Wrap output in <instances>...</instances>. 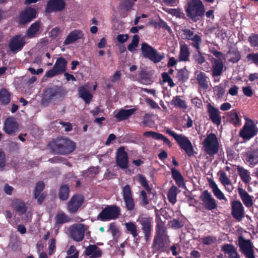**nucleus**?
<instances>
[{
    "label": "nucleus",
    "mask_w": 258,
    "mask_h": 258,
    "mask_svg": "<svg viewBox=\"0 0 258 258\" xmlns=\"http://www.w3.org/2000/svg\"><path fill=\"white\" fill-rule=\"evenodd\" d=\"M231 215L236 221L240 222L245 217L244 207L238 200L231 202Z\"/></svg>",
    "instance_id": "obj_12"
},
{
    "label": "nucleus",
    "mask_w": 258,
    "mask_h": 258,
    "mask_svg": "<svg viewBox=\"0 0 258 258\" xmlns=\"http://www.w3.org/2000/svg\"><path fill=\"white\" fill-rule=\"evenodd\" d=\"M85 254L90 258H99L102 255V251L96 244H89L85 249Z\"/></svg>",
    "instance_id": "obj_29"
},
{
    "label": "nucleus",
    "mask_w": 258,
    "mask_h": 258,
    "mask_svg": "<svg viewBox=\"0 0 258 258\" xmlns=\"http://www.w3.org/2000/svg\"><path fill=\"white\" fill-rule=\"evenodd\" d=\"M207 109L210 119L216 125L220 124L221 123V117L220 115V112L218 108L213 106L211 104L208 103Z\"/></svg>",
    "instance_id": "obj_26"
},
{
    "label": "nucleus",
    "mask_w": 258,
    "mask_h": 258,
    "mask_svg": "<svg viewBox=\"0 0 258 258\" xmlns=\"http://www.w3.org/2000/svg\"><path fill=\"white\" fill-rule=\"evenodd\" d=\"M66 3L64 0H49L46 7V12H61L65 9Z\"/></svg>",
    "instance_id": "obj_21"
},
{
    "label": "nucleus",
    "mask_w": 258,
    "mask_h": 258,
    "mask_svg": "<svg viewBox=\"0 0 258 258\" xmlns=\"http://www.w3.org/2000/svg\"><path fill=\"white\" fill-rule=\"evenodd\" d=\"M171 226L175 229H179L183 226V223L181 220L174 219L170 221Z\"/></svg>",
    "instance_id": "obj_60"
},
{
    "label": "nucleus",
    "mask_w": 258,
    "mask_h": 258,
    "mask_svg": "<svg viewBox=\"0 0 258 258\" xmlns=\"http://www.w3.org/2000/svg\"><path fill=\"white\" fill-rule=\"evenodd\" d=\"M79 94L86 104H89L93 98L90 92L83 86L79 88Z\"/></svg>",
    "instance_id": "obj_39"
},
{
    "label": "nucleus",
    "mask_w": 258,
    "mask_h": 258,
    "mask_svg": "<svg viewBox=\"0 0 258 258\" xmlns=\"http://www.w3.org/2000/svg\"><path fill=\"white\" fill-rule=\"evenodd\" d=\"M122 197L126 209L133 210L135 208V202L132 197V188L129 184L122 188Z\"/></svg>",
    "instance_id": "obj_20"
},
{
    "label": "nucleus",
    "mask_w": 258,
    "mask_h": 258,
    "mask_svg": "<svg viewBox=\"0 0 258 258\" xmlns=\"http://www.w3.org/2000/svg\"><path fill=\"white\" fill-rule=\"evenodd\" d=\"M246 59L248 62L258 66V52L248 53L246 56Z\"/></svg>",
    "instance_id": "obj_54"
},
{
    "label": "nucleus",
    "mask_w": 258,
    "mask_h": 258,
    "mask_svg": "<svg viewBox=\"0 0 258 258\" xmlns=\"http://www.w3.org/2000/svg\"><path fill=\"white\" fill-rule=\"evenodd\" d=\"M238 192L241 200L246 207L249 208L252 206L253 204L252 197L248 195L245 189L239 187Z\"/></svg>",
    "instance_id": "obj_30"
},
{
    "label": "nucleus",
    "mask_w": 258,
    "mask_h": 258,
    "mask_svg": "<svg viewBox=\"0 0 258 258\" xmlns=\"http://www.w3.org/2000/svg\"><path fill=\"white\" fill-rule=\"evenodd\" d=\"M143 136L146 138H152L154 139L163 140L164 144H166L169 147H171L172 144L169 140L160 133L152 131L144 133Z\"/></svg>",
    "instance_id": "obj_33"
},
{
    "label": "nucleus",
    "mask_w": 258,
    "mask_h": 258,
    "mask_svg": "<svg viewBox=\"0 0 258 258\" xmlns=\"http://www.w3.org/2000/svg\"><path fill=\"white\" fill-rule=\"evenodd\" d=\"M37 12L33 7H27L22 11L18 16V22L20 25H26L36 17Z\"/></svg>",
    "instance_id": "obj_16"
},
{
    "label": "nucleus",
    "mask_w": 258,
    "mask_h": 258,
    "mask_svg": "<svg viewBox=\"0 0 258 258\" xmlns=\"http://www.w3.org/2000/svg\"><path fill=\"white\" fill-rule=\"evenodd\" d=\"M85 230L83 224L73 225L70 228V236L76 241H81L84 239Z\"/></svg>",
    "instance_id": "obj_18"
},
{
    "label": "nucleus",
    "mask_w": 258,
    "mask_h": 258,
    "mask_svg": "<svg viewBox=\"0 0 258 258\" xmlns=\"http://www.w3.org/2000/svg\"><path fill=\"white\" fill-rule=\"evenodd\" d=\"M126 230L132 235L134 238H136L139 235V230L135 222H129L125 223Z\"/></svg>",
    "instance_id": "obj_44"
},
{
    "label": "nucleus",
    "mask_w": 258,
    "mask_h": 258,
    "mask_svg": "<svg viewBox=\"0 0 258 258\" xmlns=\"http://www.w3.org/2000/svg\"><path fill=\"white\" fill-rule=\"evenodd\" d=\"M67 64V62L64 57H58L53 68L46 72L45 76L50 78L64 73L66 71Z\"/></svg>",
    "instance_id": "obj_11"
},
{
    "label": "nucleus",
    "mask_w": 258,
    "mask_h": 258,
    "mask_svg": "<svg viewBox=\"0 0 258 258\" xmlns=\"http://www.w3.org/2000/svg\"><path fill=\"white\" fill-rule=\"evenodd\" d=\"M229 121L234 126H236L240 124V119L238 114L235 110H232L228 113Z\"/></svg>",
    "instance_id": "obj_48"
},
{
    "label": "nucleus",
    "mask_w": 258,
    "mask_h": 258,
    "mask_svg": "<svg viewBox=\"0 0 258 258\" xmlns=\"http://www.w3.org/2000/svg\"><path fill=\"white\" fill-rule=\"evenodd\" d=\"M216 238L212 236H208L202 238V242L205 245H211L215 243Z\"/></svg>",
    "instance_id": "obj_59"
},
{
    "label": "nucleus",
    "mask_w": 258,
    "mask_h": 258,
    "mask_svg": "<svg viewBox=\"0 0 258 258\" xmlns=\"http://www.w3.org/2000/svg\"><path fill=\"white\" fill-rule=\"evenodd\" d=\"M70 187L67 184H62L59 188L58 192L59 199L62 201H66L69 196Z\"/></svg>",
    "instance_id": "obj_42"
},
{
    "label": "nucleus",
    "mask_w": 258,
    "mask_h": 258,
    "mask_svg": "<svg viewBox=\"0 0 258 258\" xmlns=\"http://www.w3.org/2000/svg\"><path fill=\"white\" fill-rule=\"evenodd\" d=\"M237 170L241 180L246 183H248L250 179L249 171L239 166L237 167Z\"/></svg>",
    "instance_id": "obj_47"
},
{
    "label": "nucleus",
    "mask_w": 258,
    "mask_h": 258,
    "mask_svg": "<svg viewBox=\"0 0 258 258\" xmlns=\"http://www.w3.org/2000/svg\"><path fill=\"white\" fill-rule=\"evenodd\" d=\"M54 220L55 225L60 226L64 223L70 222L71 220V218L61 212L56 214L54 217Z\"/></svg>",
    "instance_id": "obj_41"
},
{
    "label": "nucleus",
    "mask_w": 258,
    "mask_h": 258,
    "mask_svg": "<svg viewBox=\"0 0 258 258\" xmlns=\"http://www.w3.org/2000/svg\"><path fill=\"white\" fill-rule=\"evenodd\" d=\"M140 82L142 84L149 85L151 83L149 74L146 69L142 70L139 74Z\"/></svg>",
    "instance_id": "obj_49"
},
{
    "label": "nucleus",
    "mask_w": 258,
    "mask_h": 258,
    "mask_svg": "<svg viewBox=\"0 0 258 258\" xmlns=\"http://www.w3.org/2000/svg\"><path fill=\"white\" fill-rule=\"evenodd\" d=\"M177 187L175 185H172L168 191V200L169 202L172 204H174L177 202Z\"/></svg>",
    "instance_id": "obj_43"
},
{
    "label": "nucleus",
    "mask_w": 258,
    "mask_h": 258,
    "mask_svg": "<svg viewBox=\"0 0 258 258\" xmlns=\"http://www.w3.org/2000/svg\"><path fill=\"white\" fill-rule=\"evenodd\" d=\"M83 34L82 31L80 30H75L71 32L67 36L63 41V44L66 45H70L75 41L82 38Z\"/></svg>",
    "instance_id": "obj_31"
},
{
    "label": "nucleus",
    "mask_w": 258,
    "mask_h": 258,
    "mask_svg": "<svg viewBox=\"0 0 258 258\" xmlns=\"http://www.w3.org/2000/svg\"><path fill=\"white\" fill-rule=\"evenodd\" d=\"M0 101L4 105L9 104L11 101V94L6 88H2L0 91Z\"/></svg>",
    "instance_id": "obj_45"
},
{
    "label": "nucleus",
    "mask_w": 258,
    "mask_h": 258,
    "mask_svg": "<svg viewBox=\"0 0 258 258\" xmlns=\"http://www.w3.org/2000/svg\"><path fill=\"white\" fill-rule=\"evenodd\" d=\"M209 185L210 187L212 188L214 195L217 199L219 200H226V199L224 195L223 194L222 191L218 188V187L217 186V184L215 183L214 180H211L209 181Z\"/></svg>",
    "instance_id": "obj_40"
},
{
    "label": "nucleus",
    "mask_w": 258,
    "mask_h": 258,
    "mask_svg": "<svg viewBox=\"0 0 258 258\" xmlns=\"http://www.w3.org/2000/svg\"><path fill=\"white\" fill-rule=\"evenodd\" d=\"M200 200L202 202V205L206 210L213 211L218 207L216 201L208 190H205L201 194Z\"/></svg>",
    "instance_id": "obj_13"
},
{
    "label": "nucleus",
    "mask_w": 258,
    "mask_h": 258,
    "mask_svg": "<svg viewBox=\"0 0 258 258\" xmlns=\"http://www.w3.org/2000/svg\"><path fill=\"white\" fill-rule=\"evenodd\" d=\"M214 93L217 99H222L225 93V86L222 84L215 86L214 88Z\"/></svg>",
    "instance_id": "obj_52"
},
{
    "label": "nucleus",
    "mask_w": 258,
    "mask_h": 258,
    "mask_svg": "<svg viewBox=\"0 0 258 258\" xmlns=\"http://www.w3.org/2000/svg\"><path fill=\"white\" fill-rule=\"evenodd\" d=\"M115 164L120 169H127L128 167V156L123 147L119 148L115 155Z\"/></svg>",
    "instance_id": "obj_15"
},
{
    "label": "nucleus",
    "mask_w": 258,
    "mask_h": 258,
    "mask_svg": "<svg viewBox=\"0 0 258 258\" xmlns=\"http://www.w3.org/2000/svg\"><path fill=\"white\" fill-rule=\"evenodd\" d=\"M212 64L211 74L212 76L215 79L221 76L224 69V63L222 60L215 59L214 57L210 59Z\"/></svg>",
    "instance_id": "obj_23"
},
{
    "label": "nucleus",
    "mask_w": 258,
    "mask_h": 258,
    "mask_svg": "<svg viewBox=\"0 0 258 258\" xmlns=\"http://www.w3.org/2000/svg\"><path fill=\"white\" fill-rule=\"evenodd\" d=\"M141 50L144 57L149 59L154 63L161 62L165 57L164 53L159 52L157 49L146 42L141 44Z\"/></svg>",
    "instance_id": "obj_5"
},
{
    "label": "nucleus",
    "mask_w": 258,
    "mask_h": 258,
    "mask_svg": "<svg viewBox=\"0 0 258 258\" xmlns=\"http://www.w3.org/2000/svg\"><path fill=\"white\" fill-rule=\"evenodd\" d=\"M12 206L17 212L20 215L25 214L27 211V207L25 202L22 200L15 199L12 202Z\"/></svg>",
    "instance_id": "obj_34"
},
{
    "label": "nucleus",
    "mask_w": 258,
    "mask_h": 258,
    "mask_svg": "<svg viewBox=\"0 0 258 258\" xmlns=\"http://www.w3.org/2000/svg\"><path fill=\"white\" fill-rule=\"evenodd\" d=\"M139 182L148 192H150L151 188L149 185L147 178L142 174H140L138 179Z\"/></svg>",
    "instance_id": "obj_58"
},
{
    "label": "nucleus",
    "mask_w": 258,
    "mask_h": 258,
    "mask_svg": "<svg viewBox=\"0 0 258 258\" xmlns=\"http://www.w3.org/2000/svg\"><path fill=\"white\" fill-rule=\"evenodd\" d=\"M26 43V36L19 34L14 35L10 39L9 47L12 52L18 51L22 49Z\"/></svg>",
    "instance_id": "obj_14"
},
{
    "label": "nucleus",
    "mask_w": 258,
    "mask_h": 258,
    "mask_svg": "<svg viewBox=\"0 0 258 258\" xmlns=\"http://www.w3.org/2000/svg\"><path fill=\"white\" fill-rule=\"evenodd\" d=\"M205 152L210 156H213L218 153L219 142L214 133L209 134L203 141Z\"/></svg>",
    "instance_id": "obj_10"
},
{
    "label": "nucleus",
    "mask_w": 258,
    "mask_h": 258,
    "mask_svg": "<svg viewBox=\"0 0 258 258\" xmlns=\"http://www.w3.org/2000/svg\"><path fill=\"white\" fill-rule=\"evenodd\" d=\"M227 54L230 56L228 61L233 63L238 62L241 57L240 52L237 48H231L228 51Z\"/></svg>",
    "instance_id": "obj_37"
},
{
    "label": "nucleus",
    "mask_w": 258,
    "mask_h": 258,
    "mask_svg": "<svg viewBox=\"0 0 258 258\" xmlns=\"http://www.w3.org/2000/svg\"><path fill=\"white\" fill-rule=\"evenodd\" d=\"M197 82L199 87L204 90H207L209 87L210 79L207 74L202 71H197L196 72Z\"/></svg>",
    "instance_id": "obj_25"
},
{
    "label": "nucleus",
    "mask_w": 258,
    "mask_h": 258,
    "mask_svg": "<svg viewBox=\"0 0 258 258\" xmlns=\"http://www.w3.org/2000/svg\"><path fill=\"white\" fill-rule=\"evenodd\" d=\"M176 78L178 80L179 82L183 83L186 82L189 79V72L187 70L186 67L177 70Z\"/></svg>",
    "instance_id": "obj_38"
},
{
    "label": "nucleus",
    "mask_w": 258,
    "mask_h": 258,
    "mask_svg": "<svg viewBox=\"0 0 258 258\" xmlns=\"http://www.w3.org/2000/svg\"><path fill=\"white\" fill-rule=\"evenodd\" d=\"M51 151L56 154H69L76 149L75 143L72 141L63 138H57L48 144Z\"/></svg>",
    "instance_id": "obj_1"
},
{
    "label": "nucleus",
    "mask_w": 258,
    "mask_h": 258,
    "mask_svg": "<svg viewBox=\"0 0 258 258\" xmlns=\"http://www.w3.org/2000/svg\"><path fill=\"white\" fill-rule=\"evenodd\" d=\"M246 160L250 165H255L258 162V150L248 152L246 155Z\"/></svg>",
    "instance_id": "obj_46"
},
{
    "label": "nucleus",
    "mask_w": 258,
    "mask_h": 258,
    "mask_svg": "<svg viewBox=\"0 0 258 258\" xmlns=\"http://www.w3.org/2000/svg\"><path fill=\"white\" fill-rule=\"evenodd\" d=\"M221 250L224 253L227 258H240L237 248L231 243L224 244L221 247Z\"/></svg>",
    "instance_id": "obj_24"
},
{
    "label": "nucleus",
    "mask_w": 258,
    "mask_h": 258,
    "mask_svg": "<svg viewBox=\"0 0 258 258\" xmlns=\"http://www.w3.org/2000/svg\"><path fill=\"white\" fill-rule=\"evenodd\" d=\"M245 119L246 122L240 130L239 136L244 140L248 141L257 135L258 128L253 120L248 118H246Z\"/></svg>",
    "instance_id": "obj_6"
},
{
    "label": "nucleus",
    "mask_w": 258,
    "mask_h": 258,
    "mask_svg": "<svg viewBox=\"0 0 258 258\" xmlns=\"http://www.w3.org/2000/svg\"><path fill=\"white\" fill-rule=\"evenodd\" d=\"M120 215L119 207L116 205H108L100 212L97 216V219L101 221H106L117 219Z\"/></svg>",
    "instance_id": "obj_8"
},
{
    "label": "nucleus",
    "mask_w": 258,
    "mask_h": 258,
    "mask_svg": "<svg viewBox=\"0 0 258 258\" xmlns=\"http://www.w3.org/2000/svg\"><path fill=\"white\" fill-rule=\"evenodd\" d=\"M140 198L141 199V204L142 205L146 206L149 204V200H148L147 192L145 190H143L141 191Z\"/></svg>",
    "instance_id": "obj_61"
},
{
    "label": "nucleus",
    "mask_w": 258,
    "mask_h": 258,
    "mask_svg": "<svg viewBox=\"0 0 258 258\" xmlns=\"http://www.w3.org/2000/svg\"><path fill=\"white\" fill-rule=\"evenodd\" d=\"M41 21L37 20L33 23L26 32V36L29 38H33L38 33L41 27Z\"/></svg>",
    "instance_id": "obj_35"
},
{
    "label": "nucleus",
    "mask_w": 258,
    "mask_h": 258,
    "mask_svg": "<svg viewBox=\"0 0 258 258\" xmlns=\"http://www.w3.org/2000/svg\"><path fill=\"white\" fill-rule=\"evenodd\" d=\"M18 129V123L14 117H8L6 119L4 130L6 134L9 135H14Z\"/></svg>",
    "instance_id": "obj_22"
},
{
    "label": "nucleus",
    "mask_w": 258,
    "mask_h": 258,
    "mask_svg": "<svg viewBox=\"0 0 258 258\" xmlns=\"http://www.w3.org/2000/svg\"><path fill=\"white\" fill-rule=\"evenodd\" d=\"M65 96V91L61 87L53 86L45 90L42 98L43 103H48L52 100H56Z\"/></svg>",
    "instance_id": "obj_7"
},
{
    "label": "nucleus",
    "mask_w": 258,
    "mask_h": 258,
    "mask_svg": "<svg viewBox=\"0 0 258 258\" xmlns=\"http://www.w3.org/2000/svg\"><path fill=\"white\" fill-rule=\"evenodd\" d=\"M135 112V109L130 108L128 110L121 109L115 115V118L117 121H121L127 119Z\"/></svg>",
    "instance_id": "obj_36"
},
{
    "label": "nucleus",
    "mask_w": 258,
    "mask_h": 258,
    "mask_svg": "<svg viewBox=\"0 0 258 258\" xmlns=\"http://www.w3.org/2000/svg\"><path fill=\"white\" fill-rule=\"evenodd\" d=\"M248 41L252 47H257L258 49V34L252 33L248 37Z\"/></svg>",
    "instance_id": "obj_56"
},
{
    "label": "nucleus",
    "mask_w": 258,
    "mask_h": 258,
    "mask_svg": "<svg viewBox=\"0 0 258 258\" xmlns=\"http://www.w3.org/2000/svg\"><path fill=\"white\" fill-rule=\"evenodd\" d=\"M238 246L239 251L245 258H255L254 247L250 239L244 238L242 236L238 237Z\"/></svg>",
    "instance_id": "obj_9"
},
{
    "label": "nucleus",
    "mask_w": 258,
    "mask_h": 258,
    "mask_svg": "<svg viewBox=\"0 0 258 258\" xmlns=\"http://www.w3.org/2000/svg\"><path fill=\"white\" fill-rule=\"evenodd\" d=\"M211 52L213 54V55L215 57V59H219L220 60H223L224 59V54L221 51H219L215 49L214 48H213L212 49H210Z\"/></svg>",
    "instance_id": "obj_62"
},
{
    "label": "nucleus",
    "mask_w": 258,
    "mask_h": 258,
    "mask_svg": "<svg viewBox=\"0 0 258 258\" xmlns=\"http://www.w3.org/2000/svg\"><path fill=\"white\" fill-rule=\"evenodd\" d=\"M166 133L173 137L177 142L181 150L184 151L186 155L190 157L194 155L195 151L191 142L186 136L182 134H177L170 130H167Z\"/></svg>",
    "instance_id": "obj_3"
},
{
    "label": "nucleus",
    "mask_w": 258,
    "mask_h": 258,
    "mask_svg": "<svg viewBox=\"0 0 258 258\" xmlns=\"http://www.w3.org/2000/svg\"><path fill=\"white\" fill-rule=\"evenodd\" d=\"M200 46L201 45H199V49H196L197 52L194 53L192 56L195 62L198 64L201 65L205 62L206 59L205 56L200 50Z\"/></svg>",
    "instance_id": "obj_51"
},
{
    "label": "nucleus",
    "mask_w": 258,
    "mask_h": 258,
    "mask_svg": "<svg viewBox=\"0 0 258 258\" xmlns=\"http://www.w3.org/2000/svg\"><path fill=\"white\" fill-rule=\"evenodd\" d=\"M171 171L172 178L178 187L182 188H186L184 178L180 172L175 168H172Z\"/></svg>",
    "instance_id": "obj_32"
},
{
    "label": "nucleus",
    "mask_w": 258,
    "mask_h": 258,
    "mask_svg": "<svg viewBox=\"0 0 258 258\" xmlns=\"http://www.w3.org/2000/svg\"><path fill=\"white\" fill-rule=\"evenodd\" d=\"M171 103L175 106L181 109H185L187 107V105H186L185 101L181 100L180 96H178L173 97Z\"/></svg>",
    "instance_id": "obj_50"
},
{
    "label": "nucleus",
    "mask_w": 258,
    "mask_h": 258,
    "mask_svg": "<svg viewBox=\"0 0 258 258\" xmlns=\"http://www.w3.org/2000/svg\"><path fill=\"white\" fill-rule=\"evenodd\" d=\"M45 187V184L43 181H40L38 182L35 187L34 190L33 197L34 199H37L39 196V195L43 190Z\"/></svg>",
    "instance_id": "obj_53"
},
{
    "label": "nucleus",
    "mask_w": 258,
    "mask_h": 258,
    "mask_svg": "<svg viewBox=\"0 0 258 258\" xmlns=\"http://www.w3.org/2000/svg\"><path fill=\"white\" fill-rule=\"evenodd\" d=\"M159 28H164L165 30H167L169 33L172 32L171 29L167 25V23L162 19H160L159 20Z\"/></svg>",
    "instance_id": "obj_63"
},
{
    "label": "nucleus",
    "mask_w": 258,
    "mask_h": 258,
    "mask_svg": "<svg viewBox=\"0 0 258 258\" xmlns=\"http://www.w3.org/2000/svg\"><path fill=\"white\" fill-rule=\"evenodd\" d=\"M6 166V155L0 149V168L3 169Z\"/></svg>",
    "instance_id": "obj_64"
},
{
    "label": "nucleus",
    "mask_w": 258,
    "mask_h": 258,
    "mask_svg": "<svg viewBox=\"0 0 258 258\" xmlns=\"http://www.w3.org/2000/svg\"><path fill=\"white\" fill-rule=\"evenodd\" d=\"M84 201L82 195H74L67 203V209L72 214H75L81 207Z\"/></svg>",
    "instance_id": "obj_17"
},
{
    "label": "nucleus",
    "mask_w": 258,
    "mask_h": 258,
    "mask_svg": "<svg viewBox=\"0 0 258 258\" xmlns=\"http://www.w3.org/2000/svg\"><path fill=\"white\" fill-rule=\"evenodd\" d=\"M186 16L194 22L200 20L205 15V6L201 0H190L184 7Z\"/></svg>",
    "instance_id": "obj_2"
},
{
    "label": "nucleus",
    "mask_w": 258,
    "mask_h": 258,
    "mask_svg": "<svg viewBox=\"0 0 258 258\" xmlns=\"http://www.w3.org/2000/svg\"><path fill=\"white\" fill-rule=\"evenodd\" d=\"M157 235L167 234L166 229L164 222H157L156 226V234Z\"/></svg>",
    "instance_id": "obj_55"
},
{
    "label": "nucleus",
    "mask_w": 258,
    "mask_h": 258,
    "mask_svg": "<svg viewBox=\"0 0 258 258\" xmlns=\"http://www.w3.org/2000/svg\"><path fill=\"white\" fill-rule=\"evenodd\" d=\"M168 239V236L167 234H155L152 246L153 248H156L157 249L164 248Z\"/></svg>",
    "instance_id": "obj_27"
},
{
    "label": "nucleus",
    "mask_w": 258,
    "mask_h": 258,
    "mask_svg": "<svg viewBox=\"0 0 258 258\" xmlns=\"http://www.w3.org/2000/svg\"><path fill=\"white\" fill-rule=\"evenodd\" d=\"M182 31L184 36L183 39L191 40L192 43L190 45L196 49H199V45H201L202 42L201 36L198 34H195L194 31L190 29H184Z\"/></svg>",
    "instance_id": "obj_19"
},
{
    "label": "nucleus",
    "mask_w": 258,
    "mask_h": 258,
    "mask_svg": "<svg viewBox=\"0 0 258 258\" xmlns=\"http://www.w3.org/2000/svg\"><path fill=\"white\" fill-rule=\"evenodd\" d=\"M220 181L224 186L231 185V181L229 179L226 175V173L223 171L220 173Z\"/></svg>",
    "instance_id": "obj_57"
},
{
    "label": "nucleus",
    "mask_w": 258,
    "mask_h": 258,
    "mask_svg": "<svg viewBox=\"0 0 258 258\" xmlns=\"http://www.w3.org/2000/svg\"><path fill=\"white\" fill-rule=\"evenodd\" d=\"M190 52L188 46L184 41L180 42V52L178 55L179 61H188Z\"/></svg>",
    "instance_id": "obj_28"
},
{
    "label": "nucleus",
    "mask_w": 258,
    "mask_h": 258,
    "mask_svg": "<svg viewBox=\"0 0 258 258\" xmlns=\"http://www.w3.org/2000/svg\"><path fill=\"white\" fill-rule=\"evenodd\" d=\"M137 222L139 225V230L142 232L145 241H149L153 231L152 218L148 215H141L138 217Z\"/></svg>",
    "instance_id": "obj_4"
}]
</instances>
